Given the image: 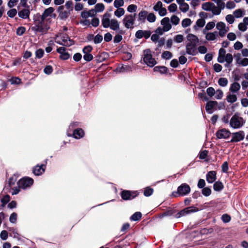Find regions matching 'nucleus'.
Returning a JSON list of instances; mask_svg holds the SVG:
<instances>
[{
    "instance_id": "nucleus-1",
    "label": "nucleus",
    "mask_w": 248,
    "mask_h": 248,
    "mask_svg": "<svg viewBox=\"0 0 248 248\" xmlns=\"http://www.w3.org/2000/svg\"><path fill=\"white\" fill-rule=\"evenodd\" d=\"M110 15L106 13L102 19V25L105 28H109L113 31H117L120 29V24L116 19H110Z\"/></svg>"
},
{
    "instance_id": "nucleus-2",
    "label": "nucleus",
    "mask_w": 248,
    "mask_h": 248,
    "mask_svg": "<svg viewBox=\"0 0 248 248\" xmlns=\"http://www.w3.org/2000/svg\"><path fill=\"white\" fill-rule=\"evenodd\" d=\"M187 43L186 45V52L188 54L195 55L197 53L196 45L199 42L198 38L195 35L189 34L187 36Z\"/></svg>"
},
{
    "instance_id": "nucleus-3",
    "label": "nucleus",
    "mask_w": 248,
    "mask_h": 248,
    "mask_svg": "<svg viewBox=\"0 0 248 248\" xmlns=\"http://www.w3.org/2000/svg\"><path fill=\"white\" fill-rule=\"evenodd\" d=\"M55 41L57 44L66 46H70L74 44V41L70 39L68 35L64 33H60L55 37Z\"/></svg>"
},
{
    "instance_id": "nucleus-4",
    "label": "nucleus",
    "mask_w": 248,
    "mask_h": 248,
    "mask_svg": "<svg viewBox=\"0 0 248 248\" xmlns=\"http://www.w3.org/2000/svg\"><path fill=\"white\" fill-rule=\"evenodd\" d=\"M136 14L126 15L123 19L124 26L127 29L134 28V25L136 20Z\"/></svg>"
},
{
    "instance_id": "nucleus-5",
    "label": "nucleus",
    "mask_w": 248,
    "mask_h": 248,
    "mask_svg": "<svg viewBox=\"0 0 248 248\" xmlns=\"http://www.w3.org/2000/svg\"><path fill=\"white\" fill-rule=\"evenodd\" d=\"M244 123L245 121L242 117L237 115H234L230 120V125L233 128L238 129L241 127Z\"/></svg>"
},
{
    "instance_id": "nucleus-6",
    "label": "nucleus",
    "mask_w": 248,
    "mask_h": 248,
    "mask_svg": "<svg viewBox=\"0 0 248 248\" xmlns=\"http://www.w3.org/2000/svg\"><path fill=\"white\" fill-rule=\"evenodd\" d=\"M143 61L149 66L153 67L156 64V61L151 54L149 49L143 51Z\"/></svg>"
},
{
    "instance_id": "nucleus-7",
    "label": "nucleus",
    "mask_w": 248,
    "mask_h": 248,
    "mask_svg": "<svg viewBox=\"0 0 248 248\" xmlns=\"http://www.w3.org/2000/svg\"><path fill=\"white\" fill-rule=\"evenodd\" d=\"M216 29L218 31V34L221 37H223L229 31V28L227 27L226 24L223 22H218L216 24Z\"/></svg>"
},
{
    "instance_id": "nucleus-8",
    "label": "nucleus",
    "mask_w": 248,
    "mask_h": 248,
    "mask_svg": "<svg viewBox=\"0 0 248 248\" xmlns=\"http://www.w3.org/2000/svg\"><path fill=\"white\" fill-rule=\"evenodd\" d=\"M49 29V27L43 22H39L38 24L33 27L32 29L35 32L46 33Z\"/></svg>"
},
{
    "instance_id": "nucleus-9",
    "label": "nucleus",
    "mask_w": 248,
    "mask_h": 248,
    "mask_svg": "<svg viewBox=\"0 0 248 248\" xmlns=\"http://www.w3.org/2000/svg\"><path fill=\"white\" fill-rule=\"evenodd\" d=\"M33 183V180L31 178L25 177L21 179L19 182V186L23 189L31 186Z\"/></svg>"
},
{
    "instance_id": "nucleus-10",
    "label": "nucleus",
    "mask_w": 248,
    "mask_h": 248,
    "mask_svg": "<svg viewBox=\"0 0 248 248\" xmlns=\"http://www.w3.org/2000/svg\"><path fill=\"white\" fill-rule=\"evenodd\" d=\"M216 136L219 139H226L230 137L231 135V132L225 128H222L218 130L216 132Z\"/></svg>"
},
{
    "instance_id": "nucleus-11",
    "label": "nucleus",
    "mask_w": 248,
    "mask_h": 248,
    "mask_svg": "<svg viewBox=\"0 0 248 248\" xmlns=\"http://www.w3.org/2000/svg\"><path fill=\"white\" fill-rule=\"evenodd\" d=\"M162 5V2L159 1L153 7V9L155 11L158 12L159 15L161 16H165L167 14V10L165 8L163 7Z\"/></svg>"
},
{
    "instance_id": "nucleus-12",
    "label": "nucleus",
    "mask_w": 248,
    "mask_h": 248,
    "mask_svg": "<svg viewBox=\"0 0 248 248\" xmlns=\"http://www.w3.org/2000/svg\"><path fill=\"white\" fill-rule=\"evenodd\" d=\"M203 33L205 35L206 40L208 41H216L218 38L219 35L217 31L208 32L206 31H203Z\"/></svg>"
},
{
    "instance_id": "nucleus-13",
    "label": "nucleus",
    "mask_w": 248,
    "mask_h": 248,
    "mask_svg": "<svg viewBox=\"0 0 248 248\" xmlns=\"http://www.w3.org/2000/svg\"><path fill=\"white\" fill-rule=\"evenodd\" d=\"M245 137L244 132L242 131L232 133V138L230 140L231 142H237L242 140Z\"/></svg>"
},
{
    "instance_id": "nucleus-14",
    "label": "nucleus",
    "mask_w": 248,
    "mask_h": 248,
    "mask_svg": "<svg viewBox=\"0 0 248 248\" xmlns=\"http://www.w3.org/2000/svg\"><path fill=\"white\" fill-rule=\"evenodd\" d=\"M177 191L179 195L184 196L190 192V188L188 185L183 184L178 187Z\"/></svg>"
},
{
    "instance_id": "nucleus-15",
    "label": "nucleus",
    "mask_w": 248,
    "mask_h": 248,
    "mask_svg": "<svg viewBox=\"0 0 248 248\" xmlns=\"http://www.w3.org/2000/svg\"><path fill=\"white\" fill-rule=\"evenodd\" d=\"M217 105V102L216 101H208L205 107L206 111L209 114L213 113Z\"/></svg>"
},
{
    "instance_id": "nucleus-16",
    "label": "nucleus",
    "mask_w": 248,
    "mask_h": 248,
    "mask_svg": "<svg viewBox=\"0 0 248 248\" xmlns=\"http://www.w3.org/2000/svg\"><path fill=\"white\" fill-rule=\"evenodd\" d=\"M57 52L60 54V58L63 60H67L70 57L69 54L66 51V48L62 46L57 49Z\"/></svg>"
},
{
    "instance_id": "nucleus-17",
    "label": "nucleus",
    "mask_w": 248,
    "mask_h": 248,
    "mask_svg": "<svg viewBox=\"0 0 248 248\" xmlns=\"http://www.w3.org/2000/svg\"><path fill=\"white\" fill-rule=\"evenodd\" d=\"M151 34V32L149 31L138 30L135 34V36L139 39L142 37L148 38Z\"/></svg>"
},
{
    "instance_id": "nucleus-18",
    "label": "nucleus",
    "mask_w": 248,
    "mask_h": 248,
    "mask_svg": "<svg viewBox=\"0 0 248 248\" xmlns=\"http://www.w3.org/2000/svg\"><path fill=\"white\" fill-rule=\"evenodd\" d=\"M63 9V6H60L58 9V11L59 12V17L62 19H66L71 14L68 11H64Z\"/></svg>"
},
{
    "instance_id": "nucleus-19",
    "label": "nucleus",
    "mask_w": 248,
    "mask_h": 248,
    "mask_svg": "<svg viewBox=\"0 0 248 248\" xmlns=\"http://www.w3.org/2000/svg\"><path fill=\"white\" fill-rule=\"evenodd\" d=\"M161 24L162 26V28L164 29V31H169L171 28L169 17L163 18L161 20Z\"/></svg>"
},
{
    "instance_id": "nucleus-20",
    "label": "nucleus",
    "mask_w": 248,
    "mask_h": 248,
    "mask_svg": "<svg viewBox=\"0 0 248 248\" xmlns=\"http://www.w3.org/2000/svg\"><path fill=\"white\" fill-rule=\"evenodd\" d=\"M46 168V166L42 165L41 166L37 165L33 170V173L36 175H39L42 174Z\"/></svg>"
},
{
    "instance_id": "nucleus-21",
    "label": "nucleus",
    "mask_w": 248,
    "mask_h": 248,
    "mask_svg": "<svg viewBox=\"0 0 248 248\" xmlns=\"http://www.w3.org/2000/svg\"><path fill=\"white\" fill-rule=\"evenodd\" d=\"M216 179V173L215 171H210L206 175V180L209 183H213Z\"/></svg>"
},
{
    "instance_id": "nucleus-22",
    "label": "nucleus",
    "mask_w": 248,
    "mask_h": 248,
    "mask_svg": "<svg viewBox=\"0 0 248 248\" xmlns=\"http://www.w3.org/2000/svg\"><path fill=\"white\" fill-rule=\"evenodd\" d=\"M226 54V50L224 48H221L219 50L217 61L220 63H223L225 62L224 57Z\"/></svg>"
},
{
    "instance_id": "nucleus-23",
    "label": "nucleus",
    "mask_w": 248,
    "mask_h": 248,
    "mask_svg": "<svg viewBox=\"0 0 248 248\" xmlns=\"http://www.w3.org/2000/svg\"><path fill=\"white\" fill-rule=\"evenodd\" d=\"M197 210L192 207H189L186 208H185V209L181 211L179 213V216L178 217H180V216H185L186 214H188L189 213L196 212Z\"/></svg>"
},
{
    "instance_id": "nucleus-24",
    "label": "nucleus",
    "mask_w": 248,
    "mask_h": 248,
    "mask_svg": "<svg viewBox=\"0 0 248 248\" xmlns=\"http://www.w3.org/2000/svg\"><path fill=\"white\" fill-rule=\"evenodd\" d=\"M54 8L49 7L46 9L42 16V19L43 20L46 19L47 17L50 16L52 13L54 12Z\"/></svg>"
},
{
    "instance_id": "nucleus-25",
    "label": "nucleus",
    "mask_w": 248,
    "mask_h": 248,
    "mask_svg": "<svg viewBox=\"0 0 248 248\" xmlns=\"http://www.w3.org/2000/svg\"><path fill=\"white\" fill-rule=\"evenodd\" d=\"M84 132L82 129H77L74 131L73 136L75 138L79 139L83 137Z\"/></svg>"
},
{
    "instance_id": "nucleus-26",
    "label": "nucleus",
    "mask_w": 248,
    "mask_h": 248,
    "mask_svg": "<svg viewBox=\"0 0 248 248\" xmlns=\"http://www.w3.org/2000/svg\"><path fill=\"white\" fill-rule=\"evenodd\" d=\"M30 14V11L27 9H24L18 12V16L20 17L25 19L29 17Z\"/></svg>"
},
{
    "instance_id": "nucleus-27",
    "label": "nucleus",
    "mask_w": 248,
    "mask_h": 248,
    "mask_svg": "<svg viewBox=\"0 0 248 248\" xmlns=\"http://www.w3.org/2000/svg\"><path fill=\"white\" fill-rule=\"evenodd\" d=\"M240 89V85L239 83L234 82L231 85L230 90L232 93L237 92Z\"/></svg>"
},
{
    "instance_id": "nucleus-28",
    "label": "nucleus",
    "mask_w": 248,
    "mask_h": 248,
    "mask_svg": "<svg viewBox=\"0 0 248 248\" xmlns=\"http://www.w3.org/2000/svg\"><path fill=\"white\" fill-rule=\"evenodd\" d=\"M121 196L123 199L124 200H130L134 198V197H132L130 192L127 190H124L122 192Z\"/></svg>"
},
{
    "instance_id": "nucleus-29",
    "label": "nucleus",
    "mask_w": 248,
    "mask_h": 248,
    "mask_svg": "<svg viewBox=\"0 0 248 248\" xmlns=\"http://www.w3.org/2000/svg\"><path fill=\"white\" fill-rule=\"evenodd\" d=\"M234 17L240 18L242 17L245 14V11L242 9H238L235 10L233 13Z\"/></svg>"
},
{
    "instance_id": "nucleus-30",
    "label": "nucleus",
    "mask_w": 248,
    "mask_h": 248,
    "mask_svg": "<svg viewBox=\"0 0 248 248\" xmlns=\"http://www.w3.org/2000/svg\"><path fill=\"white\" fill-rule=\"evenodd\" d=\"M154 70L156 72H159L161 74L166 73L167 71V68L165 66H155L154 68Z\"/></svg>"
},
{
    "instance_id": "nucleus-31",
    "label": "nucleus",
    "mask_w": 248,
    "mask_h": 248,
    "mask_svg": "<svg viewBox=\"0 0 248 248\" xmlns=\"http://www.w3.org/2000/svg\"><path fill=\"white\" fill-rule=\"evenodd\" d=\"M125 13V11L123 8H118L114 12V15L117 17H120L122 16H124Z\"/></svg>"
},
{
    "instance_id": "nucleus-32",
    "label": "nucleus",
    "mask_w": 248,
    "mask_h": 248,
    "mask_svg": "<svg viewBox=\"0 0 248 248\" xmlns=\"http://www.w3.org/2000/svg\"><path fill=\"white\" fill-rule=\"evenodd\" d=\"M227 100L228 102L232 103L236 101L237 96L233 94H229L227 96Z\"/></svg>"
},
{
    "instance_id": "nucleus-33",
    "label": "nucleus",
    "mask_w": 248,
    "mask_h": 248,
    "mask_svg": "<svg viewBox=\"0 0 248 248\" xmlns=\"http://www.w3.org/2000/svg\"><path fill=\"white\" fill-rule=\"evenodd\" d=\"M218 83L221 87H225L228 83V80L225 78H221L218 79Z\"/></svg>"
},
{
    "instance_id": "nucleus-34",
    "label": "nucleus",
    "mask_w": 248,
    "mask_h": 248,
    "mask_svg": "<svg viewBox=\"0 0 248 248\" xmlns=\"http://www.w3.org/2000/svg\"><path fill=\"white\" fill-rule=\"evenodd\" d=\"M180 10L183 13L187 12L189 7L187 3L184 2L179 5Z\"/></svg>"
},
{
    "instance_id": "nucleus-35",
    "label": "nucleus",
    "mask_w": 248,
    "mask_h": 248,
    "mask_svg": "<svg viewBox=\"0 0 248 248\" xmlns=\"http://www.w3.org/2000/svg\"><path fill=\"white\" fill-rule=\"evenodd\" d=\"M141 217V213L140 212L135 213L131 217L130 219L133 221L139 220Z\"/></svg>"
},
{
    "instance_id": "nucleus-36",
    "label": "nucleus",
    "mask_w": 248,
    "mask_h": 248,
    "mask_svg": "<svg viewBox=\"0 0 248 248\" xmlns=\"http://www.w3.org/2000/svg\"><path fill=\"white\" fill-rule=\"evenodd\" d=\"M213 188L215 191H220L223 188V185L220 182H216L214 184Z\"/></svg>"
},
{
    "instance_id": "nucleus-37",
    "label": "nucleus",
    "mask_w": 248,
    "mask_h": 248,
    "mask_svg": "<svg viewBox=\"0 0 248 248\" xmlns=\"http://www.w3.org/2000/svg\"><path fill=\"white\" fill-rule=\"evenodd\" d=\"M224 59L225 61L227 63L226 66H227V64H230L231 63H232L233 61L232 55L230 53H227L224 57Z\"/></svg>"
},
{
    "instance_id": "nucleus-38",
    "label": "nucleus",
    "mask_w": 248,
    "mask_h": 248,
    "mask_svg": "<svg viewBox=\"0 0 248 248\" xmlns=\"http://www.w3.org/2000/svg\"><path fill=\"white\" fill-rule=\"evenodd\" d=\"M147 12L145 11H141L139 14V20L143 21L145 20L147 15Z\"/></svg>"
},
{
    "instance_id": "nucleus-39",
    "label": "nucleus",
    "mask_w": 248,
    "mask_h": 248,
    "mask_svg": "<svg viewBox=\"0 0 248 248\" xmlns=\"http://www.w3.org/2000/svg\"><path fill=\"white\" fill-rule=\"evenodd\" d=\"M215 23L214 22H209L206 24L205 29L203 31H208L212 30L215 27Z\"/></svg>"
},
{
    "instance_id": "nucleus-40",
    "label": "nucleus",
    "mask_w": 248,
    "mask_h": 248,
    "mask_svg": "<svg viewBox=\"0 0 248 248\" xmlns=\"http://www.w3.org/2000/svg\"><path fill=\"white\" fill-rule=\"evenodd\" d=\"M105 6L103 3H97L95 6V10L97 12H101L104 11Z\"/></svg>"
},
{
    "instance_id": "nucleus-41",
    "label": "nucleus",
    "mask_w": 248,
    "mask_h": 248,
    "mask_svg": "<svg viewBox=\"0 0 248 248\" xmlns=\"http://www.w3.org/2000/svg\"><path fill=\"white\" fill-rule=\"evenodd\" d=\"M215 97L217 99H221L223 96V92L220 89H218L215 91Z\"/></svg>"
},
{
    "instance_id": "nucleus-42",
    "label": "nucleus",
    "mask_w": 248,
    "mask_h": 248,
    "mask_svg": "<svg viewBox=\"0 0 248 248\" xmlns=\"http://www.w3.org/2000/svg\"><path fill=\"white\" fill-rule=\"evenodd\" d=\"M172 57V53L168 51H164L162 54V57L163 59L169 60Z\"/></svg>"
},
{
    "instance_id": "nucleus-43",
    "label": "nucleus",
    "mask_w": 248,
    "mask_h": 248,
    "mask_svg": "<svg viewBox=\"0 0 248 248\" xmlns=\"http://www.w3.org/2000/svg\"><path fill=\"white\" fill-rule=\"evenodd\" d=\"M114 6L117 8H121L124 6V1L123 0H115L113 3Z\"/></svg>"
},
{
    "instance_id": "nucleus-44",
    "label": "nucleus",
    "mask_w": 248,
    "mask_h": 248,
    "mask_svg": "<svg viewBox=\"0 0 248 248\" xmlns=\"http://www.w3.org/2000/svg\"><path fill=\"white\" fill-rule=\"evenodd\" d=\"M191 24V21L189 18H185L182 22V26L184 28H186L190 26Z\"/></svg>"
},
{
    "instance_id": "nucleus-45",
    "label": "nucleus",
    "mask_w": 248,
    "mask_h": 248,
    "mask_svg": "<svg viewBox=\"0 0 248 248\" xmlns=\"http://www.w3.org/2000/svg\"><path fill=\"white\" fill-rule=\"evenodd\" d=\"M65 7L67 11L71 12V11H73V2L71 0L66 1L65 4Z\"/></svg>"
},
{
    "instance_id": "nucleus-46",
    "label": "nucleus",
    "mask_w": 248,
    "mask_h": 248,
    "mask_svg": "<svg viewBox=\"0 0 248 248\" xmlns=\"http://www.w3.org/2000/svg\"><path fill=\"white\" fill-rule=\"evenodd\" d=\"M170 20L171 22L175 25L178 24L180 22L179 18L175 15H173L171 17Z\"/></svg>"
},
{
    "instance_id": "nucleus-47",
    "label": "nucleus",
    "mask_w": 248,
    "mask_h": 248,
    "mask_svg": "<svg viewBox=\"0 0 248 248\" xmlns=\"http://www.w3.org/2000/svg\"><path fill=\"white\" fill-rule=\"evenodd\" d=\"M237 63L243 66H246L248 65V59L246 58L241 59Z\"/></svg>"
},
{
    "instance_id": "nucleus-48",
    "label": "nucleus",
    "mask_w": 248,
    "mask_h": 248,
    "mask_svg": "<svg viewBox=\"0 0 248 248\" xmlns=\"http://www.w3.org/2000/svg\"><path fill=\"white\" fill-rule=\"evenodd\" d=\"M137 6L135 4L129 5L127 8V10L129 13H133L137 11Z\"/></svg>"
},
{
    "instance_id": "nucleus-49",
    "label": "nucleus",
    "mask_w": 248,
    "mask_h": 248,
    "mask_svg": "<svg viewBox=\"0 0 248 248\" xmlns=\"http://www.w3.org/2000/svg\"><path fill=\"white\" fill-rule=\"evenodd\" d=\"M236 4L232 1H228L226 4V7L228 9H232L235 7Z\"/></svg>"
},
{
    "instance_id": "nucleus-50",
    "label": "nucleus",
    "mask_w": 248,
    "mask_h": 248,
    "mask_svg": "<svg viewBox=\"0 0 248 248\" xmlns=\"http://www.w3.org/2000/svg\"><path fill=\"white\" fill-rule=\"evenodd\" d=\"M44 54V51L42 49H38L35 52L36 57L38 59L41 58Z\"/></svg>"
},
{
    "instance_id": "nucleus-51",
    "label": "nucleus",
    "mask_w": 248,
    "mask_h": 248,
    "mask_svg": "<svg viewBox=\"0 0 248 248\" xmlns=\"http://www.w3.org/2000/svg\"><path fill=\"white\" fill-rule=\"evenodd\" d=\"M226 20L229 24H232L234 21V16L232 15H227L225 17Z\"/></svg>"
},
{
    "instance_id": "nucleus-52",
    "label": "nucleus",
    "mask_w": 248,
    "mask_h": 248,
    "mask_svg": "<svg viewBox=\"0 0 248 248\" xmlns=\"http://www.w3.org/2000/svg\"><path fill=\"white\" fill-rule=\"evenodd\" d=\"M206 92H207V94L210 97H212L215 94V89L213 87H209L207 89Z\"/></svg>"
},
{
    "instance_id": "nucleus-53",
    "label": "nucleus",
    "mask_w": 248,
    "mask_h": 248,
    "mask_svg": "<svg viewBox=\"0 0 248 248\" xmlns=\"http://www.w3.org/2000/svg\"><path fill=\"white\" fill-rule=\"evenodd\" d=\"M17 14V11L16 9H12L7 12V15L10 17H14Z\"/></svg>"
},
{
    "instance_id": "nucleus-54",
    "label": "nucleus",
    "mask_w": 248,
    "mask_h": 248,
    "mask_svg": "<svg viewBox=\"0 0 248 248\" xmlns=\"http://www.w3.org/2000/svg\"><path fill=\"white\" fill-rule=\"evenodd\" d=\"M202 193L205 196H208L211 193V190L209 187H204V188L202 189Z\"/></svg>"
},
{
    "instance_id": "nucleus-55",
    "label": "nucleus",
    "mask_w": 248,
    "mask_h": 248,
    "mask_svg": "<svg viewBox=\"0 0 248 248\" xmlns=\"http://www.w3.org/2000/svg\"><path fill=\"white\" fill-rule=\"evenodd\" d=\"M103 40V37L100 34H97L93 39V42L95 44H99Z\"/></svg>"
},
{
    "instance_id": "nucleus-56",
    "label": "nucleus",
    "mask_w": 248,
    "mask_h": 248,
    "mask_svg": "<svg viewBox=\"0 0 248 248\" xmlns=\"http://www.w3.org/2000/svg\"><path fill=\"white\" fill-rule=\"evenodd\" d=\"M153 192V189L148 187L145 189L144 195L146 197H148L151 196Z\"/></svg>"
},
{
    "instance_id": "nucleus-57",
    "label": "nucleus",
    "mask_w": 248,
    "mask_h": 248,
    "mask_svg": "<svg viewBox=\"0 0 248 248\" xmlns=\"http://www.w3.org/2000/svg\"><path fill=\"white\" fill-rule=\"evenodd\" d=\"M177 9V6L175 3H171L168 7V10L170 12H175Z\"/></svg>"
},
{
    "instance_id": "nucleus-58",
    "label": "nucleus",
    "mask_w": 248,
    "mask_h": 248,
    "mask_svg": "<svg viewBox=\"0 0 248 248\" xmlns=\"http://www.w3.org/2000/svg\"><path fill=\"white\" fill-rule=\"evenodd\" d=\"M156 19V17L153 13H150L147 16V20L150 22H154Z\"/></svg>"
},
{
    "instance_id": "nucleus-59",
    "label": "nucleus",
    "mask_w": 248,
    "mask_h": 248,
    "mask_svg": "<svg viewBox=\"0 0 248 248\" xmlns=\"http://www.w3.org/2000/svg\"><path fill=\"white\" fill-rule=\"evenodd\" d=\"M17 214L16 213H13L10 217V221L12 223H16L17 219Z\"/></svg>"
},
{
    "instance_id": "nucleus-60",
    "label": "nucleus",
    "mask_w": 248,
    "mask_h": 248,
    "mask_svg": "<svg viewBox=\"0 0 248 248\" xmlns=\"http://www.w3.org/2000/svg\"><path fill=\"white\" fill-rule=\"evenodd\" d=\"M93 47L91 46H85L83 49V52L85 54H90V53L92 51Z\"/></svg>"
},
{
    "instance_id": "nucleus-61",
    "label": "nucleus",
    "mask_w": 248,
    "mask_h": 248,
    "mask_svg": "<svg viewBox=\"0 0 248 248\" xmlns=\"http://www.w3.org/2000/svg\"><path fill=\"white\" fill-rule=\"evenodd\" d=\"M238 28L242 31H245L247 30V25L244 22L240 23L238 24Z\"/></svg>"
},
{
    "instance_id": "nucleus-62",
    "label": "nucleus",
    "mask_w": 248,
    "mask_h": 248,
    "mask_svg": "<svg viewBox=\"0 0 248 248\" xmlns=\"http://www.w3.org/2000/svg\"><path fill=\"white\" fill-rule=\"evenodd\" d=\"M205 24V21L204 19H199L196 22V25L199 27H203Z\"/></svg>"
},
{
    "instance_id": "nucleus-63",
    "label": "nucleus",
    "mask_w": 248,
    "mask_h": 248,
    "mask_svg": "<svg viewBox=\"0 0 248 248\" xmlns=\"http://www.w3.org/2000/svg\"><path fill=\"white\" fill-rule=\"evenodd\" d=\"M174 40L176 42L179 43L183 41L184 37L182 35L178 34L175 36Z\"/></svg>"
},
{
    "instance_id": "nucleus-64",
    "label": "nucleus",
    "mask_w": 248,
    "mask_h": 248,
    "mask_svg": "<svg viewBox=\"0 0 248 248\" xmlns=\"http://www.w3.org/2000/svg\"><path fill=\"white\" fill-rule=\"evenodd\" d=\"M18 0H9L8 2L7 5L9 8H12L16 5Z\"/></svg>"
}]
</instances>
